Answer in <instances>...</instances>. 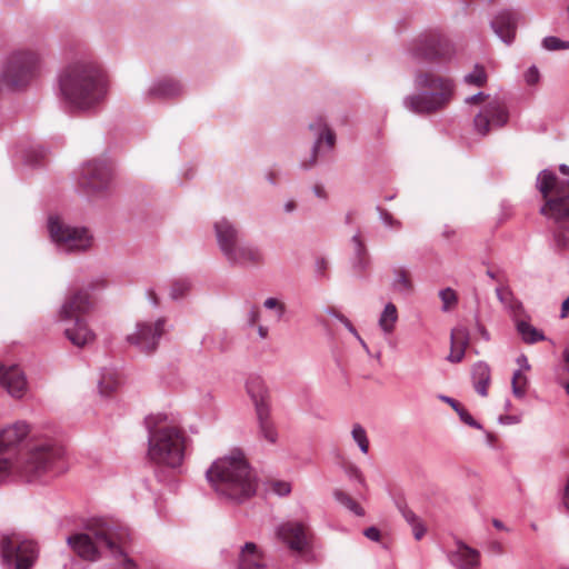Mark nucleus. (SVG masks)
<instances>
[{
	"mask_svg": "<svg viewBox=\"0 0 569 569\" xmlns=\"http://www.w3.org/2000/svg\"><path fill=\"white\" fill-rule=\"evenodd\" d=\"M26 422H14L0 428V482L12 475L33 481L54 469L62 457V449L49 440L36 443L18 462L4 455L14 450L29 435Z\"/></svg>",
	"mask_w": 569,
	"mask_h": 569,
	"instance_id": "f257e3e1",
	"label": "nucleus"
},
{
	"mask_svg": "<svg viewBox=\"0 0 569 569\" xmlns=\"http://www.w3.org/2000/svg\"><path fill=\"white\" fill-rule=\"evenodd\" d=\"M146 425L149 431L148 460L161 468H180L192 445L186 430L172 421L168 422L164 413L149 416Z\"/></svg>",
	"mask_w": 569,
	"mask_h": 569,
	"instance_id": "f03ea898",
	"label": "nucleus"
},
{
	"mask_svg": "<svg viewBox=\"0 0 569 569\" xmlns=\"http://www.w3.org/2000/svg\"><path fill=\"white\" fill-rule=\"evenodd\" d=\"M59 88L66 103L77 111L91 110L101 102L106 93L100 68L83 61L64 68L59 78Z\"/></svg>",
	"mask_w": 569,
	"mask_h": 569,
	"instance_id": "7ed1b4c3",
	"label": "nucleus"
},
{
	"mask_svg": "<svg viewBox=\"0 0 569 569\" xmlns=\"http://www.w3.org/2000/svg\"><path fill=\"white\" fill-rule=\"evenodd\" d=\"M214 490L234 501L251 498L257 490V478L239 450L216 460L207 471Z\"/></svg>",
	"mask_w": 569,
	"mask_h": 569,
	"instance_id": "20e7f679",
	"label": "nucleus"
},
{
	"mask_svg": "<svg viewBox=\"0 0 569 569\" xmlns=\"http://www.w3.org/2000/svg\"><path fill=\"white\" fill-rule=\"evenodd\" d=\"M537 187L543 198L541 214L555 222V242L560 250H569V180H559L552 172L542 171Z\"/></svg>",
	"mask_w": 569,
	"mask_h": 569,
	"instance_id": "39448f33",
	"label": "nucleus"
},
{
	"mask_svg": "<svg viewBox=\"0 0 569 569\" xmlns=\"http://www.w3.org/2000/svg\"><path fill=\"white\" fill-rule=\"evenodd\" d=\"M88 533H76L68 538V545L81 559L98 560L102 547L114 556L122 555L121 545L129 537L127 528L111 520L93 519L88 525Z\"/></svg>",
	"mask_w": 569,
	"mask_h": 569,
	"instance_id": "423d86ee",
	"label": "nucleus"
},
{
	"mask_svg": "<svg viewBox=\"0 0 569 569\" xmlns=\"http://www.w3.org/2000/svg\"><path fill=\"white\" fill-rule=\"evenodd\" d=\"M415 83L427 93L409 96L405 99V104L418 114H431L445 109L455 94L453 80L431 70L418 71Z\"/></svg>",
	"mask_w": 569,
	"mask_h": 569,
	"instance_id": "0eeeda50",
	"label": "nucleus"
},
{
	"mask_svg": "<svg viewBox=\"0 0 569 569\" xmlns=\"http://www.w3.org/2000/svg\"><path fill=\"white\" fill-rule=\"evenodd\" d=\"M42 54L38 50L22 48L13 51L7 59L2 71V82L11 89L27 87L41 67Z\"/></svg>",
	"mask_w": 569,
	"mask_h": 569,
	"instance_id": "6e6552de",
	"label": "nucleus"
},
{
	"mask_svg": "<svg viewBox=\"0 0 569 569\" xmlns=\"http://www.w3.org/2000/svg\"><path fill=\"white\" fill-rule=\"evenodd\" d=\"M37 543L21 533L13 532L1 539L3 562L14 569H31L38 558Z\"/></svg>",
	"mask_w": 569,
	"mask_h": 569,
	"instance_id": "1a4fd4ad",
	"label": "nucleus"
},
{
	"mask_svg": "<svg viewBox=\"0 0 569 569\" xmlns=\"http://www.w3.org/2000/svg\"><path fill=\"white\" fill-rule=\"evenodd\" d=\"M48 228L52 240L67 251H86L92 246L86 228L71 227L59 217H50Z\"/></svg>",
	"mask_w": 569,
	"mask_h": 569,
	"instance_id": "9d476101",
	"label": "nucleus"
},
{
	"mask_svg": "<svg viewBox=\"0 0 569 569\" xmlns=\"http://www.w3.org/2000/svg\"><path fill=\"white\" fill-rule=\"evenodd\" d=\"M412 54L430 62H446L455 54V47L445 36L432 32L419 37L412 44Z\"/></svg>",
	"mask_w": 569,
	"mask_h": 569,
	"instance_id": "9b49d317",
	"label": "nucleus"
},
{
	"mask_svg": "<svg viewBox=\"0 0 569 569\" xmlns=\"http://www.w3.org/2000/svg\"><path fill=\"white\" fill-rule=\"evenodd\" d=\"M164 322L163 318L158 319L156 322H139L134 332L128 335L127 341L137 347L141 352H153L164 332Z\"/></svg>",
	"mask_w": 569,
	"mask_h": 569,
	"instance_id": "f8f14e48",
	"label": "nucleus"
},
{
	"mask_svg": "<svg viewBox=\"0 0 569 569\" xmlns=\"http://www.w3.org/2000/svg\"><path fill=\"white\" fill-rule=\"evenodd\" d=\"M507 121L508 111L505 103L499 99H492L475 116L473 124L478 133L487 136L491 129L501 128Z\"/></svg>",
	"mask_w": 569,
	"mask_h": 569,
	"instance_id": "ddd939ff",
	"label": "nucleus"
},
{
	"mask_svg": "<svg viewBox=\"0 0 569 569\" xmlns=\"http://www.w3.org/2000/svg\"><path fill=\"white\" fill-rule=\"evenodd\" d=\"M111 180V167L103 160H92L84 164L80 186L88 192H100L108 188Z\"/></svg>",
	"mask_w": 569,
	"mask_h": 569,
	"instance_id": "4468645a",
	"label": "nucleus"
},
{
	"mask_svg": "<svg viewBox=\"0 0 569 569\" xmlns=\"http://www.w3.org/2000/svg\"><path fill=\"white\" fill-rule=\"evenodd\" d=\"M276 536L292 551L302 553L310 548L311 532L302 522H283L277 528Z\"/></svg>",
	"mask_w": 569,
	"mask_h": 569,
	"instance_id": "2eb2a0df",
	"label": "nucleus"
},
{
	"mask_svg": "<svg viewBox=\"0 0 569 569\" xmlns=\"http://www.w3.org/2000/svg\"><path fill=\"white\" fill-rule=\"evenodd\" d=\"M92 306V299L86 289H77L68 296L61 311L60 319L72 320L83 318Z\"/></svg>",
	"mask_w": 569,
	"mask_h": 569,
	"instance_id": "dca6fc26",
	"label": "nucleus"
},
{
	"mask_svg": "<svg viewBox=\"0 0 569 569\" xmlns=\"http://www.w3.org/2000/svg\"><path fill=\"white\" fill-rule=\"evenodd\" d=\"M0 385L14 398H21L27 388L26 378L17 366L6 367L1 363Z\"/></svg>",
	"mask_w": 569,
	"mask_h": 569,
	"instance_id": "f3484780",
	"label": "nucleus"
},
{
	"mask_svg": "<svg viewBox=\"0 0 569 569\" xmlns=\"http://www.w3.org/2000/svg\"><path fill=\"white\" fill-rule=\"evenodd\" d=\"M309 128L316 132L317 141L310 154V159L305 160L301 163L302 168L305 169H309L315 166L318 157V149L323 141L328 144L329 148H333L336 142L335 132L329 129L326 120L322 117H319L315 122L310 123Z\"/></svg>",
	"mask_w": 569,
	"mask_h": 569,
	"instance_id": "a211bd4d",
	"label": "nucleus"
},
{
	"mask_svg": "<svg viewBox=\"0 0 569 569\" xmlns=\"http://www.w3.org/2000/svg\"><path fill=\"white\" fill-rule=\"evenodd\" d=\"M230 262L239 266H260L264 261L262 251L254 246L240 243L226 257Z\"/></svg>",
	"mask_w": 569,
	"mask_h": 569,
	"instance_id": "6ab92c4d",
	"label": "nucleus"
},
{
	"mask_svg": "<svg viewBox=\"0 0 569 569\" xmlns=\"http://www.w3.org/2000/svg\"><path fill=\"white\" fill-rule=\"evenodd\" d=\"M67 321L69 325L64 329V335L74 346L84 347L96 339V335L83 318Z\"/></svg>",
	"mask_w": 569,
	"mask_h": 569,
	"instance_id": "aec40b11",
	"label": "nucleus"
},
{
	"mask_svg": "<svg viewBox=\"0 0 569 569\" xmlns=\"http://www.w3.org/2000/svg\"><path fill=\"white\" fill-rule=\"evenodd\" d=\"M516 17V12L503 10L491 22L495 33L506 43H510L515 39L517 29Z\"/></svg>",
	"mask_w": 569,
	"mask_h": 569,
	"instance_id": "412c9836",
	"label": "nucleus"
},
{
	"mask_svg": "<svg viewBox=\"0 0 569 569\" xmlns=\"http://www.w3.org/2000/svg\"><path fill=\"white\" fill-rule=\"evenodd\" d=\"M216 236L223 254L229 256L238 243V230L228 220L222 219L214 224Z\"/></svg>",
	"mask_w": 569,
	"mask_h": 569,
	"instance_id": "4be33fe9",
	"label": "nucleus"
},
{
	"mask_svg": "<svg viewBox=\"0 0 569 569\" xmlns=\"http://www.w3.org/2000/svg\"><path fill=\"white\" fill-rule=\"evenodd\" d=\"M246 387L247 392L254 405L256 412H258L260 408L270 409V396L261 377H249Z\"/></svg>",
	"mask_w": 569,
	"mask_h": 569,
	"instance_id": "5701e85b",
	"label": "nucleus"
},
{
	"mask_svg": "<svg viewBox=\"0 0 569 569\" xmlns=\"http://www.w3.org/2000/svg\"><path fill=\"white\" fill-rule=\"evenodd\" d=\"M264 555L253 542H247L241 548L238 569H264Z\"/></svg>",
	"mask_w": 569,
	"mask_h": 569,
	"instance_id": "b1692460",
	"label": "nucleus"
},
{
	"mask_svg": "<svg viewBox=\"0 0 569 569\" xmlns=\"http://www.w3.org/2000/svg\"><path fill=\"white\" fill-rule=\"evenodd\" d=\"M451 561L460 569H477L480 561V553L478 550L459 541L457 550L451 556Z\"/></svg>",
	"mask_w": 569,
	"mask_h": 569,
	"instance_id": "393cba45",
	"label": "nucleus"
},
{
	"mask_svg": "<svg viewBox=\"0 0 569 569\" xmlns=\"http://www.w3.org/2000/svg\"><path fill=\"white\" fill-rule=\"evenodd\" d=\"M469 346V332L463 327L455 328L451 331L450 353L448 360L458 363L463 359L467 347Z\"/></svg>",
	"mask_w": 569,
	"mask_h": 569,
	"instance_id": "a878e982",
	"label": "nucleus"
},
{
	"mask_svg": "<svg viewBox=\"0 0 569 569\" xmlns=\"http://www.w3.org/2000/svg\"><path fill=\"white\" fill-rule=\"evenodd\" d=\"M491 372L490 368L485 362H478L472 368V380L477 392L486 397L490 385Z\"/></svg>",
	"mask_w": 569,
	"mask_h": 569,
	"instance_id": "bb28decb",
	"label": "nucleus"
},
{
	"mask_svg": "<svg viewBox=\"0 0 569 569\" xmlns=\"http://www.w3.org/2000/svg\"><path fill=\"white\" fill-rule=\"evenodd\" d=\"M259 430L261 436L269 442L274 443L278 439V432L274 427L273 421L270 417V409L260 408L258 412H256Z\"/></svg>",
	"mask_w": 569,
	"mask_h": 569,
	"instance_id": "cd10ccee",
	"label": "nucleus"
},
{
	"mask_svg": "<svg viewBox=\"0 0 569 569\" xmlns=\"http://www.w3.org/2000/svg\"><path fill=\"white\" fill-rule=\"evenodd\" d=\"M395 279L392 289L399 293L408 295L413 290L411 273L409 270L399 267L393 270Z\"/></svg>",
	"mask_w": 569,
	"mask_h": 569,
	"instance_id": "c85d7f7f",
	"label": "nucleus"
},
{
	"mask_svg": "<svg viewBox=\"0 0 569 569\" xmlns=\"http://www.w3.org/2000/svg\"><path fill=\"white\" fill-rule=\"evenodd\" d=\"M180 86L172 79L159 81L150 89V94L157 98H170L179 94Z\"/></svg>",
	"mask_w": 569,
	"mask_h": 569,
	"instance_id": "c756f323",
	"label": "nucleus"
},
{
	"mask_svg": "<svg viewBox=\"0 0 569 569\" xmlns=\"http://www.w3.org/2000/svg\"><path fill=\"white\" fill-rule=\"evenodd\" d=\"M397 321V307L392 302H389L386 305L383 311L380 315L379 326L385 333L390 335L393 332Z\"/></svg>",
	"mask_w": 569,
	"mask_h": 569,
	"instance_id": "7c9ffc66",
	"label": "nucleus"
},
{
	"mask_svg": "<svg viewBox=\"0 0 569 569\" xmlns=\"http://www.w3.org/2000/svg\"><path fill=\"white\" fill-rule=\"evenodd\" d=\"M517 330L526 343H535L545 339L541 331L521 319H517Z\"/></svg>",
	"mask_w": 569,
	"mask_h": 569,
	"instance_id": "2f4dec72",
	"label": "nucleus"
},
{
	"mask_svg": "<svg viewBox=\"0 0 569 569\" xmlns=\"http://www.w3.org/2000/svg\"><path fill=\"white\" fill-rule=\"evenodd\" d=\"M335 498L343 505L346 508H348L350 511L356 513L357 516H363V509L360 507V505L347 492L342 490H336L335 491Z\"/></svg>",
	"mask_w": 569,
	"mask_h": 569,
	"instance_id": "473e14b6",
	"label": "nucleus"
},
{
	"mask_svg": "<svg viewBox=\"0 0 569 569\" xmlns=\"http://www.w3.org/2000/svg\"><path fill=\"white\" fill-rule=\"evenodd\" d=\"M497 296L502 303L510 307L515 316L522 309L521 303L513 300L512 292L508 288H498Z\"/></svg>",
	"mask_w": 569,
	"mask_h": 569,
	"instance_id": "72a5a7b5",
	"label": "nucleus"
},
{
	"mask_svg": "<svg viewBox=\"0 0 569 569\" xmlns=\"http://www.w3.org/2000/svg\"><path fill=\"white\" fill-rule=\"evenodd\" d=\"M527 385V377L520 370L516 371L511 381L513 395L518 398H522L526 395Z\"/></svg>",
	"mask_w": 569,
	"mask_h": 569,
	"instance_id": "f704fd0d",
	"label": "nucleus"
},
{
	"mask_svg": "<svg viewBox=\"0 0 569 569\" xmlns=\"http://www.w3.org/2000/svg\"><path fill=\"white\" fill-rule=\"evenodd\" d=\"M351 433H352L353 440L358 443L360 450L363 453H368V451H369V440H368V437H367L366 429L361 425L356 423V425H353Z\"/></svg>",
	"mask_w": 569,
	"mask_h": 569,
	"instance_id": "c9c22d12",
	"label": "nucleus"
},
{
	"mask_svg": "<svg viewBox=\"0 0 569 569\" xmlns=\"http://www.w3.org/2000/svg\"><path fill=\"white\" fill-rule=\"evenodd\" d=\"M465 81L469 84L482 87L487 82V73L483 67L476 66L473 71L465 77Z\"/></svg>",
	"mask_w": 569,
	"mask_h": 569,
	"instance_id": "e433bc0d",
	"label": "nucleus"
},
{
	"mask_svg": "<svg viewBox=\"0 0 569 569\" xmlns=\"http://www.w3.org/2000/svg\"><path fill=\"white\" fill-rule=\"evenodd\" d=\"M352 240L356 244V254H357V259H358V267L360 268V270H363L369 262L366 247H365L363 242L361 241V238L359 234L355 236L352 238Z\"/></svg>",
	"mask_w": 569,
	"mask_h": 569,
	"instance_id": "4c0bfd02",
	"label": "nucleus"
},
{
	"mask_svg": "<svg viewBox=\"0 0 569 569\" xmlns=\"http://www.w3.org/2000/svg\"><path fill=\"white\" fill-rule=\"evenodd\" d=\"M543 48L549 51L569 50V41H563L557 37H547L543 39Z\"/></svg>",
	"mask_w": 569,
	"mask_h": 569,
	"instance_id": "58836bf2",
	"label": "nucleus"
},
{
	"mask_svg": "<svg viewBox=\"0 0 569 569\" xmlns=\"http://www.w3.org/2000/svg\"><path fill=\"white\" fill-rule=\"evenodd\" d=\"M440 298H441V300L443 302V309L445 310L450 309L452 306H455L457 303V295L450 288L441 290L440 291Z\"/></svg>",
	"mask_w": 569,
	"mask_h": 569,
	"instance_id": "ea45409f",
	"label": "nucleus"
},
{
	"mask_svg": "<svg viewBox=\"0 0 569 569\" xmlns=\"http://www.w3.org/2000/svg\"><path fill=\"white\" fill-rule=\"evenodd\" d=\"M189 290V286L184 281H177L172 284L171 288V298L179 299L184 296V293Z\"/></svg>",
	"mask_w": 569,
	"mask_h": 569,
	"instance_id": "a19ab883",
	"label": "nucleus"
},
{
	"mask_svg": "<svg viewBox=\"0 0 569 569\" xmlns=\"http://www.w3.org/2000/svg\"><path fill=\"white\" fill-rule=\"evenodd\" d=\"M271 489L274 493L279 496H287L291 491V486L286 481H273L271 483Z\"/></svg>",
	"mask_w": 569,
	"mask_h": 569,
	"instance_id": "79ce46f5",
	"label": "nucleus"
},
{
	"mask_svg": "<svg viewBox=\"0 0 569 569\" xmlns=\"http://www.w3.org/2000/svg\"><path fill=\"white\" fill-rule=\"evenodd\" d=\"M117 387V382L112 380L111 375L109 377H103L100 381V391L103 395L111 393Z\"/></svg>",
	"mask_w": 569,
	"mask_h": 569,
	"instance_id": "37998d69",
	"label": "nucleus"
},
{
	"mask_svg": "<svg viewBox=\"0 0 569 569\" xmlns=\"http://www.w3.org/2000/svg\"><path fill=\"white\" fill-rule=\"evenodd\" d=\"M457 413L459 415L460 419L468 426L480 429V425L477 423V421L472 418V416L463 408L461 407Z\"/></svg>",
	"mask_w": 569,
	"mask_h": 569,
	"instance_id": "c03bdc74",
	"label": "nucleus"
},
{
	"mask_svg": "<svg viewBox=\"0 0 569 569\" xmlns=\"http://www.w3.org/2000/svg\"><path fill=\"white\" fill-rule=\"evenodd\" d=\"M539 71L536 67H531L528 69V71L526 72L525 74V78H526V82L529 84V86H533L536 83H538L539 81Z\"/></svg>",
	"mask_w": 569,
	"mask_h": 569,
	"instance_id": "a18cd8bd",
	"label": "nucleus"
},
{
	"mask_svg": "<svg viewBox=\"0 0 569 569\" xmlns=\"http://www.w3.org/2000/svg\"><path fill=\"white\" fill-rule=\"evenodd\" d=\"M264 307L268 308V309H277L279 311V317L284 311V306L278 299H276V298H268L264 301Z\"/></svg>",
	"mask_w": 569,
	"mask_h": 569,
	"instance_id": "49530a36",
	"label": "nucleus"
},
{
	"mask_svg": "<svg viewBox=\"0 0 569 569\" xmlns=\"http://www.w3.org/2000/svg\"><path fill=\"white\" fill-rule=\"evenodd\" d=\"M401 513L403 516V518L406 519V521L411 526L413 523H417V521H419V517L410 509L408 508H403L401 509Z\"/></svg>",
	"mask_w": 569,
	"mask_h": 569,
	"instance_id": "de8ad7c7",
	"label": "nucleus"
},
{
	"mask_svg": "<svg viewBox=\"0 0 569 569\" xmlns=\"http://www.w3.org/2000/svg\"><path fill=\"white\" fill-rule=\"evenodd\" d=\"M413 536L417 540H420L426 533V527L421 522V520L417 521V523L411 525Z\"/></svg>",
	"mask_w": 569,
	"mask_h": 569,
	"instance_id": "09e8293b",
	"label": "nucleus"
},
{
	"mask_svg": "<svg viewBox=\"0 0 569 569\" xmlns=\"http://www.w3.org/2000/svg\"><path fill=\"white\" fill-rule=\"evenodd\" d=\"M381 218L383 220V222L389 226V227H395V228H400L401 223L400 221H398L397 219H395L392 217V214H390L389 212L387 211H383L381 213Z\"/></svg>",
	"mask_w": 569,
	"mask_h": 569,
	"instance_id": "8fccbe9b",
	"label": "nucleus"
},
{
	"mask_svg": "<svg viewBox=\"0 0 569 569\" xmlns=\"http://www.w3.org/2000/svg\"><path fill=\"white\" fill-rule=\"evenodd\" d=\"M365 536L370 540L378 541L380 539V531L375 527H370L365 530Z\"/></svg>",
	"mask_w": 569,
	"mask_h": 569,
	"instance_id": "3c124183",
	"label": "nucleus"
},
{
	"mask_svg": "<svg viewBox=\"0 0 569 569\" xmlns=\"http://www.w3.org/2000/svg\"><path fill=\"white\" fill-rule=\"evenodd\" d=\"M122 557V567L123 569H137V563L127 557L126 555H120Z\"/></svg>",
	"mask_w": 569,
	"mask_h": 569,
	"instance_id": "603ef678",
	"label": "nucleus"
},
{
	"mask_svg": "<svg viewBox=\"0 0 569 569\" xmlns=\"http://www.w3.org/2000/svg\"><path fill=\"white\" fill-rule=\"evenodd\" d=\"M486 96L483 93L475 94L470 98H467L466 102L470 104H478L481 103L485 100Z\"/></svg>",
	"mask_w": 569,
	"mask_h": 569,
	"instance_id": "864d4df0",
	"label": "nucleus"
},
{
	"mask_svg": "<svg viewBox=\"0 0 569 569\" xmlns=\"http://www.w3.org/2000/svg\"><path fill=\"white\" fill-rule=\"evenodd\" d=\"M563 505L569 511V478L567 479L566 486H565V492H563Z\"/></svg>",
	"mask_w": 569,
	"mask_h": 569,
	"instance_id": "5fc2aeb1",
	"label": "nucleus"
},
{
	"mask_svg": "<svg viewBox=\"0 0 569 569\" xmlns=\"http://www.w3.org/2000/svg\"><path fill=\"white\" fill-rule=\"evenodd\" d=\"M446 402L449 403V406H451L456 412L462 407L458 401L451 399V398H448V397H443L442 398Z\"/></svg>",
	"mask_w": 569,
	"mask_h": 569,
	"instance_id": "6e6d98bb",
	"label": "nucleus"
},
{
	"mask_svg": "<svg viewBox=\"0 0 569 569\" xmlns=\"http://www.w3.org/2000/svg\"><path fill=\"white\" fill-rule=\"evenodd\" d=\"M569 313V297L563 301L561 308V317L565 318Z\"/></svg>",
	"mask_w": 569,
	"mask_h": 569,
	"instance_id": "4d7b16f0",
	"label": "nucleus"
},
{
	"mask_svg": "<svg viewBox=\"0 0 569 569\" xmlns=\"http://www.w3.org/2000/svg\"><path fill=\"white\" fill-rule=\"evenodd\" d=\"M313 190H315V193H316L319 198H326V191H325V189H323V187H322V186H320V184H316V186H315V188H313Z\"/></svg>",
	"mask_w": 569,
	"mask_h": 569,
	"instance_id": "13d9d810",
	"label": "nucleus"
},
{
	"mask_svg": "<svg viewBox=\"0 0 569 569\" xmlns=\"http://www.w3.org/2000/svg\"><path fill=\"white\" fill-rule=\"evenodd\" d=\"M328 268V261L323 258H321L319 261H318V269L320 272H325Z\"/></svg>",
	"mask_w": 569,
	"mask_h": 569,
	"instance_id": "bf43d9fd",
	"label": "nucleus"
},
{
	"mask_svg": "<svg viewBox=\"0 0 569 569\" xmlns=\"http://www.w3.org/2000/svg\"><path fill=\"white\" fill-rule=\"evenodd\" d=\"M284 209L287 212H291L296 209V202L293 200H290L286 203Z\"/></svg>",
	"mask_w": 569,
	"mask_h": 569,
	"instance_id": "052dcab7",
	"label": "nucleus"
},
{
	"mask_svg": "<svg viewBox=\"0 0 569 569\" xmlns=\"http://www.w3.org/2000/svg\"><path fill=\"white\" fill-rule=\"evenodd\" d=\"M259 319V311L258 310H253L251 312V317H250V323L251 325H254Z\"/></svg>",
	"mask_w": 569,
	"mask_h": 569,
	"instance_id": "680f3d73",
	"label": "nucleus"
},
{
	"mask_svg": "<svg viewBox=\"0 0 569 569\" xmlns=\"http://www.w3.org/2000/svg\"><path fill=\"white\" fill-rule=\"evenodd\" d=\"M442 234L445 238L449 239L456 234V231L453 229H446Z\"/></svg>",
	"mask_w": 569,
	"mask_h": 569,
	"instance_id": "e2e57ef3",
	"label": "nucleus"
},
{
	"mask_svg": "<svg viewBox=\"0 0 569 569\" xmlns=\"http://www.w3.org/2000/svg\"><path fill=\"white\" fill-rule=\"evenodd\" d=\"M258 332L261 338H266L268 335V329L266 327L259 326Z\"/></svg>",
	"mask_w": 569,
	"mask_h": 569,
	"instance_id": "0e129e2a",
	"label": "nucleus"
},
{
	"mask_svg": "<svg viewBox=\"0 0 569 569\" xmlns=\"http://www.w3.org/2000/svg\"><path fill=\"white\" fill-rule=\"evenodd\" d=\"M148 295H149L150 299L153 301V303H154V305H158V297H157L156 292H154V291H152V290H150V291L148 292Z\"/></svg>",
	"mask_w": 569,
	"mask_h": 569,
	"instance_id": "69168bd1",
	"label": "nucleus"
},
{
	"mask_svg": "<svg viewBox=\"0 0 569 569\" xmlns=\"http://www.w3.org/2000/svg\"><path fill=\"white\" fill-rule=\"evenodd\" d=\"M492 525H493L497 529H503V525H502V522H501L500 520H498V519H495V520L492 521Z\"/></svg>",
	"mask_w": 569,
	"mask_h": 569,
	"instance_id": "338daca9",
	"label": "nucleus"
},
{
	"mask_svg": "<svg viewBox=\"0 0 569 569\" xmlns=\"http://www.w3.org/2000/svg\"><path fill=\"white\" fill-rule=\"evenodd\" d=\"M563 358H565L566 363L569 366V350L565 351Z\"/></svg>",
	"mask_w": 569,
	"mask_h": 569,
	"instance_id": "774afa93",
	"label": "nucleus"
}]
</instances>
